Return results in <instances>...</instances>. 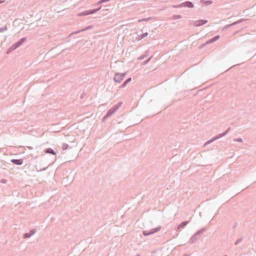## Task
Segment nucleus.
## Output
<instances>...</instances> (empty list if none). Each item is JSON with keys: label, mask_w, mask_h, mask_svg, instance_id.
<instances>
[{"label": "nucleus", "mask_w": 256, "mask_h": 256, "mask_svg": "<svg viewBox=\"0 0 256 256\" xmlns=\"http://www.w3.org/2000/svg\"><path fill=\"white\" fill-rule=\"evenodd\" d=\"M7 30V27L5 26L3 28H0V32H4Z\"/></svg>", "instance_id": "obj_24"}, {"label": "nucleus", "mask_w": 256, "mask_h": 256, "mask_svg": "<svg viewBox=\"0 0 256 256\" xmlns=\"http://www.w3.org/2000/svg\"><path fill=\"white\" fill-rule=\"evenodd\" d=\"M234 141L238 142H242V140L241 138H237L235 139Z\"/></svg>", "instance_id": "obj_26"}, {"label": "nucleus", "mask_w": 256, "mask_h": 256, "mask_svg": "<svg viewBox=\"0 0 256 256\" xmlns=\"http://www.w3.org/2000/svg\"><path fill=\"white\" fill-rule=\"evenodd\" d=\"M224 256H226V255H224Z\"/></svg>", "instance_id": "obj_36"}, {"label": "nucleus", "mask_w": 256, "mask_h": 256, "mask_svg": "<svg viewBox=\"0 0 256 256\" xmlns=\"http://www.w3.org/2000/svg\"><path fill=\"white\" fill-rule=\"evenodd\" d=\"M44 152L46 154H52L53 155H56V152L52 148H47L44 150Z\"/></svg>", "instance_id": "obj_10"}, {"label": "nucleus", "mask_w": 256, "mask_h": 256, "mask_svg": "<svg viewBox=\"0 0 256 256\" xmlns=\"http://www.w3.org/2000/svg\"><path fill=\"white\" fill-rule=\"evenodd\" d=\"M93 27H94V26H92V25L88 26L84 28H82V29L80 30H78V31H76V32L72 33L71 34H78V33H79L80 32L90 30V29L92 28Z\"/></svg>", "instance_id": "obj_9"}, {"label": "nucleus", "mask_w": 256, "mask_h": 256, "mask_svg": "<svg viewBox=\"0 0 256 256\" xmlns=\"http://www.w3.org/2000/svg\"><path fill=\"white\" fill-rule=\"evenodd\" d=\"M152 19V18L150 17H149V18H142V19H140L138 20V22H147V21H148L149 20H151Z\"/></svg>", "instance_id": "obj_17"}, {"label": "nucleus", "mask_w": 256, "mask_h": 256, "mask_svg": "<svg viewBox=\"0 0 256 256\" xmlns=\"http://www.w3.org/2000/svg\"><path fill=\"white\" fill-rule=\"evenodd\" d=\"M102 6H100L96 8L86 10L84 12L78 13V16H88L90 14H92L96 13V12L100 10H102Z\"/></svg>", "instance_id": "obj_3"}, {"label": "nucleus", "mask_w": 256, "mask_h": 256, "mask_svg": "<svg viewBox=\"0 0 256 256\" xmlns=\"http://www.w3.org/2000/svg\"><path fill=\"white\" fill-rule=\"evenodd\" d=\"M189 222V221H184L182 222L178 226V230L180 231L182 229L184 228Z\"/></svg>", "instance_id": "obj_8"}, {"label": "nucleus", "mask_w": 256, "mask_h": 256, "mask_svg": "<svg viewBox=\"0 0 256 256\" xmlns=\"http://www.w3.org/2000/svg\"><path fill=\"white\" fill-rule=\"evenodd\" d=\"M236 226V224L234 225V226H233V228H234Z\"/></svg>", "instance_id": "obj_34"}, {"label": "nucleus", "mask_w": 256, "mask_h": 256, "mask_svg": "<svg viewBox=\"0 0 256 256\" xmlns=\"http://www.w3.org/2000/svg\"><path fill=\"white\" fill-rule=\"evenodd\" d=\"M154 57V56H150V57H149L148 58H147L145 61H144L143 62V64H147L149 62L150 60L152 58Z\"/></svg>", "instance_id": "obj_18"}, {"label": "nucleus", "mask_w": 256, "mask_h": 256, "mask_svg": "<svg viewBox=\"0 0 256 256\" xmlns=\"http://www.w3.org/2000/svg\"><path fill=\"white\" fill-rule=\"evenodd\" d=\"M48 166L47 167H46L44 168H43L42 169H40V170H39V171H44V170H46ZM38 171V170H37Z\"/></svg>", "instance_id": "obj_30"}, {"label": "nucleus", "mask_w": 256, "mask_h": 256, "mask_svg": "<svg viewBox=\"0 0 256 256\" xmlns=\"http://www.w3.org/2000/svg\"><path fill=\"white\" fill-rule=\"evenodd\" d=\"M233 68H234V66H232L231 68H230V69H232Z\"/></svg>", "instance_id": "obj_35"}, {"label": "nucleus", "mask_w": 256, "mask_h": 256, "mask_svg": "<svg viewBox=\"0 0 256 256\" xmlns=\"http://www.w3.org/2000/svg\"><path fill=\"white\" fill-rule=\"evenodd\" d=\"M206 22L207 21L206 20H199L195 22V25L196 26H200L206 23Z\"/></svg>", "instance_id": "obj_12"}, {"label": "nucleus", "mask_w": 256, "mask_h": 256, "mask_svg": "<svg viewBox=\"0 0 256 256\" xmlns=\"http://www.w3.org/2000/svg\"><path fill=\"white\" fill-rule=\"evenodd\" d=\"M29 232L32 236L36 232V229L31 230Z\"/></svg>", "instance_id": "obj_23"}, {"label": "nucleus", "mask_w": 256, "mask_h": 256, "mask_svg": "<svg viewBox=\"0 0 256 256\" xmlns=\"http://www.w3.org/2000/svg\"><path fill=\"white\" fill-rule=\"evenodd\" d=\"M148 52L147 51L145 52L144 54L140 56L138 58V60H142L146 58L148 56Z\"/></svg>", "instance_id": "obj_15"}, {"label": "nucleus", "mask_w": 256, "mask_h": 256, "mask_svg": "<svg viewBox=\"0 0 256 256\" xmlns=\"http://www.w3.org/2000/svg\"><path fill=\"white\" fill-rule=\"evenodd\" d=\"M185 6H188L189 8H192L194 6L193 4L190 2H186Z\"/></svg>", "instance_id": "obj_21"}, {"label": "nucleus", "mask_w": 256, "mask_h": 256, "mask_svg": "<svg viewBox=\"0 0 256 256\" xmlns=\"http://www.w3.org/2000/svg\"><path fill=\"white\" fill-rule=\"evenodd\" d=\"M26 40V37L22 38L20 40L16 42L14 44L6 51V54H8L11 52L12 51L16 49L18 47H20Z\"/></svg>", "instance_id": "obj_2"}, {"label": "nucleus", "mask_w": 256, "mask_h": 256, "mask_svg": "<svg viewBox=\"0 0 256 256\" xmlns=\"http://www.w3.org/2000/svg\"><path fill=\"white\" fill-rule=\"evenodd\" d=\"M148 35V32L143 33L142 34L140 35V38H143L146 36Z\"/></svg>", "instance_id": "obj_25"}, {"label": "nucleus", "mask_w": 256, "mask_h": 256, "mask_svg": "<svg viewBox=\"0 0 256 256\" xmlns=\"http://www.w3.org/2000/svg\"><path fill=\"white\" fill-rule=\"evenodd\" d=\"M122 102H120L116 104L114 106L111 108L115 112L122 105Z\"/></svg>", "instance_id": "obj_11"}, {"label": "nucleus", "mask_w": 256, "mask_h": 256, "mask_svg": "<svg viewBox=\"0 0 256 256\" xmlns=\"http://www.w3.org/2000/svg\"><path fill=\"white\" fill-rule=\"evenodd\" d=\"M69 148V146L66 144H63L62 145V148L63 150H66Z\"/></svg>", "instance_id": "obj_20"}, {"label": "nucleus", "mask_w": 256, "mask_h": 256, "mask_svg": "<svg viewBox=\"0 0 256 256\" xmlns=\"http://www.w3.org/2000/svg\"><path fill=\"white\" fill-rule=\"evenodd\" d=\"M4 2V0H0V4H2Z\"/></svg>", "instance_id": "obj_31"}, {"label": "nucleus", "mask_w": 256, "mask_h": 256, "mask_svg": "<svg viewBox=\"0 0 256 256\" xmlns=\"http://www.w3.org/2000/svg\"><path fill=\"white\" fill-rule=\"evenodd\" d=\"M132 80L131 78H127L122 84L120 88H124Z\"/></svg>", "instance_id": "obj_13"}, {"label": "nucleus", "mask_w": 256, "mask_h": 256, "mask_svg": "<svg viewBox=\"0 0 256 256\" xmlns=\"http://www.w3.org/2000/svg\"><path fill=\"white\" fill-rule=\"evenodd\" d=\"M242 238H238V239L236 242H235L234 243V244L235 245H238L239 243H240V242H242Z\"/></svg>", "instance_id": "obj_22"}, {"label": "nucleus", "mask_w": 256, "mask_h": 256, "mask_svg": "<svg viewBox=\"0 0 256 256\" xmlns=\"http://www.w3.org/2000/svg\"><path fill=\"white\" fill-rule=\"evenodd\" d=\"M108 118L106 115H105L102 118V122H104Z\"/></svg>", "instance_id": "obj_27"}, {"label": "nucleus", "mask_w": 256, "mask_h": 256, "mask_svg": "<svg viewBox=\"0 0 256 256\" xmlns=\"http://www.w3.org/2000/svg\"><path fill=\"white\" fill-rule=\"evenodd\" d=\"M183 256H189L187 255L186 254H184Z\"/></svg>", "instance_id": "obj_33"}, {"label": "nucleus", "mask_w": 256, "mask_h": 256, "mask_svg": "<svg viewBox=\"0 0 256 256\" xmlns=\"http://www.w3.org/2000/svg\"><path fill=\"white\" fill-rule=\"evenodd\" d=\"M28 148L29 149H30V150L32 149V147H30V146H28Z\"/></svg>", "instance_id": "obj_32"}, {"label": "nucleus", "mask_w": 256, "mask_h": 256, "mask_svg": "<svg viewBox=\"0 0 256 256\" xmlns=\"http://www.w3.org/2000/svg\"><path fill=\"white\" fill-rule=\"evenodd\" d=\"M114 113V111L112 109L110 108L109 110H108L106 114V116L109 118L110 117L112 114H113Z\"/></svg>", "instance_id": "obj_14"}, {"label": "nucleus", "mask_w": 256, "mask_h": 256, "mask_svg": "<svg viewBox=\"0 0 256 256\" xmlns=\"http://www.w3.org/2000/svg\"><path fill=\"white\" fill-rule=\"evenodd\" d=\"M10 161L12 164L18 166L22 165L24 162L22 159H12Z\"/></svg>", "instance_id": "obj_7"}, {"label": "nucleus", "mask_w": 256, "mask_h": 256, "mask_svg": "<svg viewBox=\"0 0 256 256\" xmlns=\"http://www.w3.org/2000/svg\"><path fill=\"white\" fill-rule=\"evenodd\" d=\"M160 230V226H158L156 228H152L149 231L148 230H144L142 231V234L144 236H148L150 234H153L155 232H156Z\"/></svg>", "instance_id": "obj_6"}, {"label": "nucleus", "mask_w": 256, "mask_h": 256, "mask_svg": "<svg viewBox=\"0 0 256 256\" xmlns=\"http://www.w3.org/2000/svg\"><path fill=\"white\" fill-rule=\"evenodd\" d=\"M126 74V72H122V73L116 72L114 74V81L116 83L120 82L125 77Z\"/></svg>", "instance_id": "obj_5"}, {"label": "nucleus", "mask_w": 256, "mask_h": 256, "mask_svg": "<svg viewBox=\"0 0 256 256\" xmlns=\"http://www.w3.org/2000/svg\"><path fill=\"white\" fill-rule=\"evenodd\" d=\"M0 182L2 184H6V179H2Z\"/></svg>", "instance_id": "obj_28"}, {"label": "nucleus", "mask_w": 256, "mask_h": 256, "mask_svg": "<svg viewBox=\"0 0 256 256\" xmlns=\"http://www.w3.org/2000/svg\"><path fill=\"white\" fill-rule=\"evenodd\" d=\"M110 0H100V1H98L97 3H96L94 6H98L102 4H103V3H104V2H109Z\"/></svg>", "instance_id": "obj_16"}, {"label": "nucleus", "mask_w": 256, "mask_h": 256, "mask_svg": "<svg viewBox=\"0 0 256 256\" xmlns=\"http://www.w3.org/2000/svg\"><path fill=\"white\" fill-rule=\"evenodd\" d=\"M219 38V36H216L214 37V38H213L212 40V42H214V40H218V38Z\"/></svg>", "instance_id": "obj_29"}, {"label": "nucleus", "mask_w": 256, "mask_h": 256, "mask_svg": "<svg viewBox=\"0 0 256 256\" xmlns=\"http://www.w3.org/2000/svg\"><path fill=\"white\" fill-rule=\"evenodd\" d=\"M31 234H30V232H26L25 233L23 236L24 238H28L31 236Z\"/></svg>", "instance_id": "obj_19"}, {"label": "nucleus", "mask_w": 256, "mask_h": 256, "mask_svg": "<svg viewBox=\"0 0 256 256\" xmlns=\"http://www.w3.org/2000/svg\"><path fill=\"white\" fill-rule=\"evenodd\" d=\"M206 230L205 228H203L198 230L190 238V241L192 243H194L200 236V235Z\"/></svg>", "instance_id": "obj_4"}, {"label": "nucleus", "mask_w": 256, "mask_h": 256, "mask_svg": "<svg viewBox=\"0 0 256 256\" xmlns=\"http://www.w3.org/2000/svg\"><path fill=\"white\" fill-rule=\"evenodd\" d=\"M230 128H228L226 130H225L224 132L214 136L212 137L211 139L206 142L204 144V146H206L212 143V142H214L215 140L226 136L228 132H230Z\"/></svg>", "instance_id": "obj_1"}]
</instances>
